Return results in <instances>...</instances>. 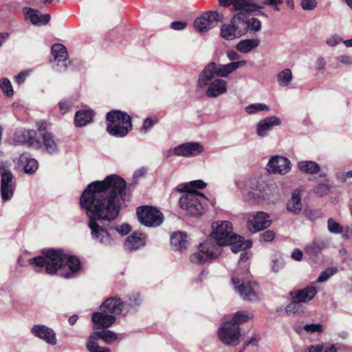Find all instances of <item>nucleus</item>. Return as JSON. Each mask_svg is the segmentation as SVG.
Returning a JSON list of instances; mask_svg holds the SVG:
<instances>
[{
	"mask_svg": "<svg viewBox=\"0 0 352 352\" xmlns=\"http://www.w3.org/2000/svg\"><path fill=\"white\" fill-rule=\"evenodd\" d=\"M280 124L281 120L278 117L276 116L266 117L257 122L256 126V135L261 138H265L270 135L274 126Z\"/></svg>",
	"mask_w": 352,
	"mask_h": 352,
	"instance_id": "obj_15",
	"label": "nucleus"
},
{
	"mask_svg": "<svg viewBox=\"0 0 352 352\" xmlns=\"http://www.w3.org/2000/svg\"><path fill=\"white\" fill-rule=\"evenodd\" d=\"M86 347L89 352H111L109 348L100 346L97 342L89 339Z\"/></svg>",
	"mask_w": 352,
	"mask_h": 352,
	"instance_id": "obj_48",
	"label": "nucleus"
},
{
	"mask_svg": "<svg viewBox=\"0 0 352 352\" xmlns=\"http://www.w3.org/2000/svg\"><path fill=\"white\" fill-rule=\"evenodd\" d=\"M342 41V38L337 35L334 34L326 39V44L329 47H335Z\"/></svg>",
	"mask_w": 352,
	"mask_h": 352,
	"instance_id": "obj_57",
	"label": "nucleus"
},
{
	"mask_svg": "<svg viewBox=\"0 0 352 352\" xmlns=\"http://www.w3.org/2000/svg\"><path fill=\"white\" fill-rule=\"evenodd\" d=\"M222 18V13L210 10L198 17L195 21L194 25L199 32H205L216 26Z\"/></svg>",
	"mask_w": 352,
	"mask_h": 352,
	"instance_id": "obj_13",
	"label": "nucleus"
},
{
	"mask_svg": "<svg viewBox=\"0 0 352 352\" xmlns=\"http://www.w3.org/2000/svg\"><path fill=\"white\" fill-rule=\"evenodd\" d=\"M146 244V235L142 233L133 232L124 241V248L128 251H136L144 248Z\"/></svg>",
	"mask_w": 352,
	"mask_h": 352,
	"instance_id": "obj_21",
	"label": "nucleus"
},
{
	"mask_svg": "<svg viewBox=\"0 0 352 352\" xmlns=\"http://www.w3.org/2000/svg\"><path fill=\"white\" fill-rule=\"evenodd\" d=\"M157 122V118H147L143 123V126L141 128V132L146 133L148 130Z\"/></svg>",
	"mask_w": 352,
	"mask_h": 352,
	"instance_id": "obj_55",
	"label": "nucleus"
},
{
	"mask_svg": "<svg viewBox=\"0 0 352 352\" xmlns=\"http://www.w3.org/2000/svg\"><path fill=\"white\" fill-rule=\"evenodd\" d=\"M99 339L102 340L106 344H109L118 339V335L110 330H102L94 332L89 337V340L97 342Z\"/></svg>",
	"mask_w": 352,
	"mask_h": 352,
	"instance_id": "obj_29",
	"label": "nucleus"
},
{
	"mask_svg": "<svg viewBox=\"0 0 352 352\" xmlns=\"http://www.w3.org/2000/svg\"><path fill=\"white\" fill-rule=\"evenodd\" d=\"M230 21L240 37L248 33L247 15L245 14L240 12L235 14Z\"/></svg>",
	"mask_w": 352,
	"mask_h": 352,
	"instance_id": "obj_27",
	"label": "nucleus"
},
{
	"mask_svg": "<svg viewBox=\"0 0 352 352\" xmlns=\"http://www.w3.org/2000/svg\"><path fill=\"white\" fill-rule=\"evenodd\" d=\"M298 168L305 173L316 174L320 172V167L314 161H301L298 163Z\"/></svg>",
	"mask_w": 352,
	"mask_h": 352,
	"instance_id": "obj_37",
	"label": "nucleus"
},
{
	"mask_svg": "<svg viewBox=\"0 0 352 352\" xmlns=\"http://www.w3.org/2000/svg\"><path fill=\"white\" fill-rule=\"evenodd\" d=\"M29 75L28 72H22L21 73H19L16 76V82L18 83V84H21V83H23L25 80V78H27V76Z\"/></svg>",
	"mask_w": 352,
	"mask_h": 352,
	"instance_id": "obj_62",
	"label": "nucleus"
},
{
	"mask_svg": "<svg viewBox=\"0 0 352 352\" xmlns=\"http://www.w3.org/2000/svg\"><path fill=\"white\" fill-rule=\"evenodd\" d=\"M91 321L94 329H107L115 322L116 317L100 309L99 311L93 314Z\"/></svg>",
	"mask_w": 352,
	"mask_h": 352,
	"instance_id": "obj_17",
	"label": "nucleus"
},
{
	"mask_svg": "<svg viewBox=\"0 0 352 352\" xmlns=\"http://www.w3.org/2000/svg\"><path fill=\"white\" fill-rule=\"evenodd\" d=\"M32 333L47 343L54 345L56 343V335L54 331L43 324H35L31 329Z\"/></svg>",
	"mask_w": 352,
	"mask_h": 352,
	"instance_id": "obj_20",
	"label": "nucleus"
},
{
	"mask_svg": "<svg viewBox=\"0 0 352 352\" xmlns=\"http://www.w3.org/2000/svg\"><path fill=\"white\" fill-rule=\"evenodd\" d=\"M291 169L292 164L290 160L283 155H276L272 156L266 165V170L270 174L285 175Z\"/></svg>",
	"mask_w": 352,
	"mask_h": 352,
	"instance_id": "obj_12",
	"label": "nucleus"
},
{
	"mask_svg": "<svg viewBox=\"0 0 352 352\" xmlns=\"http://www.w3.org/2000/svg\"><path fill=\"white\" fill-rule=\"evenodd\" d=\"M336 60L344 65H352V56L340 55L336 57Z\"/></svg>",
	"mask_w": 352,
	"mask_h": 352,
	"instance_id": "obj_60",
	"label": "nucleus"
},
{
	"mask_svg": "<svg viewBox=\"0 0 352 352\" xmlns=\"http://www.w3.org/2000/svg\"><path fill=\"white\" fill-rule=\"evenodd\" d=\"M234 289L245 300L254 301L258 299L257 285L238 277L232 278Z\"/></svg>",
	"mask_w": 352,
	"mask_h": 352,
	"instance_id": "obj_9",
	"label": "nucleus"
},
{
	"mask_svg": "<svg viewBox=\"0 0 352 352\" xmlns=\"http://www.w3.org/2000/svg\"><path fill=\"white\" fill-rule=\"evenodd\" d=\"M19 165L22 166L24 172L28 174H32L38 169L37 161L32 158L29 154L23 153L19 158Z\"/></svg>",
	"mask_w": 352,
	"mask_h": 352,
	"instance_id": "obj_28",
	"label": "nucleus"
},
{
	"mask_svg": "<svg viewBox=\"0 0 352 352\" xmlns=\"http://www.w3.org/2000/svg\"><path fill=\"white\" fill-rule=\"evenodd\" d=\"M206 87V96L209 98H217L227 91V82L220 78L208 80Z\"/></svg>",
	"mask_w": 352,
	"mask_h": 352,
	"instance_id": "obj_19",
	"label": "nucleus"
},
{
	"mask_svg": "<svg viewBox=\"0 0 352 352\" xmlns=\"http://www.w3.org/2000/svg\"><path fill=\"white\" fill-rule=\"evenodd\" d=\"M52 54L54 60L57 62V65H60L59 70H65L67 67V64L65 62L67 59L66 47L60 43H56L52 47Z\"/></svg>",
	"mask_w": 352,
	"mask_h": 352,
	"instance_id": "obj_25",
	"label": "nucleus"
},
{
	"mask_svg": "<svg viewBox=\"0 0 352 352\" xmlns=\"http://www.w3.org/2000/svg\"><path fill=\"white\" fill-rule=\"evenodd\" d=\"M142 298L138 293H133L129 298V300L124 302V307L128 305L130 307H135L141 304Z\"/></svg>",
	"mask_w": 352,
	"mask_h": 352,
	"instance_id": "obj_49",
	"label": "nucleus"
},
{
	"mask_svg": "<svg viewBox=\"0 0 352 352\" xmlns=\"http://www.w3.org/2000/svg\"><path fill=\"white\" fill-rule=\"evenodd\" d=\"M124 308V304L119 298L113 297L107 299L101 305L100 311H105L116 317L120 314Z\"/></svg>",
	"mask_w": 352,
	"mask_h": 352,
	"instance_id": "obj_23",
	"label": "nucleus"
},
{
	"mask_svg": "<svg viewBox=\"0 0 352 352\" xmlns=\"http://www.w3.org/2000/svg\"><path fill=\"white\" fill-rule=\"evenodd\" d=\"M328 230L331 233L340 234L342 232V227L333 219H329L327 221Z\"/></svg>",
	"mask_w": 352,
	"mask_h": 352,
	"instance_id": "obj_52",
	"label": "nucleus"
},
{
	"mask_svg": "<svg viewBox=\"0 0 352 352\" xmlns=\"http://www.w3.org/2000/svg\"><path fill=\"white\" fill-rule=\"evenodd\" d=\"M304 352H338L333 344L324 343L309 346Z\"/></svg>",
	"mask_w": 352,
	"mask_h": 352,
	"instance_id": "obj_40",
	"label": "nucleus"
},
{
	"mask_svg": "<svg viewBox=\"0 0 352 352\" xmlns=\"http://www.w3.org/2000/svg\"><path fill=\"white\" fill-rule=\"evenodd\" d=\"M317 293L314 286H307L305 288L290 292L292 299L300 302H307L314 298Z\"/></svg>",
	"mask_w": 352,
	"mask_h": 352,
	"instance_id": "obj_26",
	"label": "nucleus"
},
{
	"mask_svg": "<svg viewBox=\"0 0 352 352\" xmlns=\"http://www.w3.org/2000/svg\"><path fill=\"white\" fill-rule=\"evenodd\" d=\"M260 44L258 38L244 39L240 41L236 45V48L241 53H248L256 48Z\"/></svg>",
	"mask_w": 352,
	"mask_h": 352,
	"instance_id": "obj_34",
	"label": "nucleus"
},
{
	"mask_svg": "<svg viewBox=\"0 0 352 352\" xmlns=\"http://www.w3.org/2000/svg\"><path fill=\"white\" fill-rule=\"evenodd\" d=\"M247 65L245 60L231 62L228 64L221 65L211 62L206 65L198 76L197 85L199 88L206 87L208 80H212L215 76L226 78L238 68Z\"/></svg>",
	"mask_w": 352,
	"mask_h": 352,
	"instance_id": "obj_4",
	"label": "nucleus"
},
{
	"mask_svg": "<svg viewBox=\"0 0 352 352\" xmlns=\"http://www.w3.org/2000/svg\"><path fill=\"white\" fill-rule=\"evenodd\" d=\"M218 336L223 343L236 346L239 344L241 337L240 328L238 325L227 321L219 328Z\"/></svg>",
	"mask_w": 352,
	"mask_h": 352,
	"instance_id": "obj_10",
	"label": "nucleus"
},
{
	"mask_svg": "<svg viewBox=\"0 0 352 352\" xmlns=\"http://www.w3.org/2000/svg\"><path fill=\"white\" fill-rule=\"evenodd\" d=\"M177 249L180 250H184L188 245V240L187 234L184 232H177Z\"/></svg>",
	"mask_w": 352,
	"mask_h": 352,
	"instance_id": "obj_50",
	"label": "nucleus"
},
{
	"mask_svg": "<svg viewBox=\"0 0 352 352\" xmlns=\"http://www.w3.org/2000/svg\"><path fill=\"white\" fill-rule=\"evenodd\" d=\"M337 272V269L335 267L328 268L324 271H322L320 276L318 277L316 282L317 283H323L329 279L331 276L335 274Z\"/></svg>",
	"mask_w": 352,
	"mask_h": 352,
	"instance_id": "obj_51",
	"label": "nucleus"
},
{
	"mask_svg": "<svg viewBox=\"0 0 352 352\" xmlns=\"http://www.w3.org/2000/svg\"><path fill=\"white\" fill-rule=\"evenodd\" d=\"M59 108L61 111H63L64 113L69 111L72 107V103L69 101H60L59 102Z\"/></svg>",
	"mask_w": 352,
	"mask_h": 352,
	"instance_id": "obj_61",
	"label": "nucleus"
},
{
	"mask_svg": "<svg viewBox=\"0 0 352 352\" xmlns=\"http://www.w3.org/2000/svg\"><path fill=\"white\" fill-rule=\"evenodd\" d=\"M94 112L91 109L79 110L76 113L74 124L77 127H82L90 123L94 118Z\"/></svg>",
	"mask_w": 352,
	"mask_h": 352,
	"instance_id": "obj_30",
	"label": "nucleus"
},
{
	"mask_svg": "<svg viewBox=\"0 0 352 352\" xmlns=\"http://www.w3.org/2000/svg\"><path fill=\"white\" fill-rule=\"evenodd\" d=\"M115 230H116L119 234L122 236L126 235L131 230V227L126 223L122 224L120 226H117L114 228Z\"/></svg>",
	"mask_w": 352,
	"mask_h": 352,
	"instance_id": "obj_58",
	"label": "nucleus"
},
{
	"mask_svg": "<svg viewBox=\"0 0 352 352\" xmlns=\"http://www.w3.org/2000/svg\"><path fill=\"white\" fill-rule=\"evenodd\" d=\"M204 151L199 142H186L177 146V155L192 157L197 155Z\"/></svg>",
	"mask_w": 352,
	"mask_h": 352,
	"instance_id": "obj_24",
	"label": "nucleus"
},
{
	"mask_svg": "<svg viewBox=\"0 0 352 352\" xmlns=\"http://www.w3.org/2000/svg\"><path fill=\"white\" fill-rule=\"evenodd\" d=\"M36 137V133L34 130H21L15 133L14 141L18 143H27L29 146L38 148L42 144Z\"/></svg>",
	"mask_w": 352,
	"mask_h": 352,
	"instance_id": "obj_18",
	"label": "nucleus"
},
{
	"mask_svg": "<svg viewBox=\"0 0 352 352\" xmlns=\"http://www.w3.org/2000/svg\"><path fill=\"white\" fill-rule=\"evenodd\" d=\"M219 2L225 7H229L232 4L234 10L239 11L243 10L248 12L257 11L261 16L267 17V14L261 11V6L255 3H248L245 0H219Z\"/></svg>",
	"mask_w": 352,
	"mask_h": 352,
	"instance_id": "obj_16",
	"label": "nucleus"
},
{
	"mask_svg": "<svg viewBox=\"0 0 352 352\" xmlns=\"http://www.w3.org/2000/svg\"><path fill=\"white\" fill-rule=\"evenodd\" d=\"M206 183L203 180H194L188 184H180L177 186V191L186 192L188 191H194L197 189H203L206 186Z\"/></svg>",
	"mask_w": 352,
	"mask_h": 352,
	"instance_id": "obj_36",
	"label": "nucleus"
},
{
	"mask_svg": "<svg viewBox=\"0 0 352 352\" xmlns=\"http://www.w3.org/2000/svg\"><path fill=\"white\" fill-rule=\"evenodd\" d=\"M0 88L8 97L12 96L14 94L12 84L7 78H3L0 80Z\"/></svg>",
	"mask_w": 352,
	"mask_h": 352,
	"instance_id": "obj_47",
	"label": "nucleus"
},
{
	"mask_svg": "<svg viewBox=\"0 0 352 352\" xmlns=\"http://www.w3.org/2000/svg\"><path fill=\"white\" fill-rule=\"evenodd\" d=\"M210 238L200 243L199 251L190 257L191 262L204 263L217 257L219 246L228 245L236 239L232 232V224L228 221L213 222Z\"/></svg>",
	"mask_w": 352,
	"mask_h": 352,
	"instance_id": "obj_2",
	"label": "nucleus"
},
{
	"mask_svg": "<svg viewBox=\"0 0 352 352\" xmlns=\"http://www.w3.org/2000/svg\"><path fill=\"white\" fill-rule=\"evenodd\" d=\"M106 118L108 121L107 131L112 136L123 138L132 129L131 117L124 112L113 110L107 113Z\"/></svg>",
	"mask_w": 352,
	"mask_h": 352,
	"instance_id": "obj_6",
	"label": "nucleus"
},
{
	"mask_svg": "<svg viewBox=\"0 0 352 352\" xmlns=\"http://www.w3.org/2000/svg\"><path fill=\"white\" fill-rule=\"evenodd\" d=\"M43 145L46 152L54 154L58 151V146L54 135L50 132L43 134Z\"/></svg>",
	"mask_w": 352,
	"mask_h": 352,
	"instance_id": "obj_32",
	"label": "nucleus"
},
{
	"mask_svg": "<svg viewBox=\"0 0 352 352\" xmlns=\"http://www.w3.org/2000/svg\"><path fill=\"white\" fill-rule=\"evenodd\" d=\"M221 36L228 41H231L236 38H240L231 21L229 24H224L221 25Z\"/></svg>",
	"mask_w": 352,
	"mask_h": 352,
	"instance_id": "obj_38",
	"label": "nucleus"
},
{
	"mask_svg": "<svg viewBox=\"0 0 352 352\" xmlns=\"http://www.w3.org/2000/svg\"><path fill=\"white\" fill-rule=\"evenodd\" d=\"M207 197L201 192L194 190L183 192L179 197V206L187 214L199 217L204 212Z\"/></svg>",
	"mask_w": 352,
	"mask_h": 352,
	"instance_id": "obj_7",
	"label": "nucleus"
},
{
	"mask_svg": "<svg viewBox=\"0 0 352 352\" xmlns=\"http://www.w3.org/2000/svg\"><path fill=\"white\" fill-rule=\"evenodd\" d=\"M284 266V262L283 258L279 257H276L272 259L271 263V270L272 272L276 273L279 272Z\"/></svg>",
	"mask_w": 352,
	"mask_h": 352,
	"instance_id": "obj_53",
	"label": "nucleus"
},
{
	"mask_svg": "<svg viewBox=\"0 0 352 352\" xmlns=\"http://www.w3.org/2000/svg\"><path fill=\"white\" fill-rule=\"evenodd\" d=\"M126 183L117 175H111L102 181L88 185L82 193L80 203L89 217V228L92 239L104 247L114 245L115 240L107 228L97 221L111 222L119 216L122 204L129 200Z\"/></svg>",
	"mask_w": 352,
	"mask_h": 352,
	"instance_id": "obj_1",
	"label": "nucleus"
},
{
	"mask_svg": "<svg viewBox=\"0 0 352 352\" xmlns=\"http://www.w3.org/2000/svg\"><path fill=\"white\" fill-rule=\"evenodd\" d=\"M260 339V336L258 334L254 333L252 336L250 340L245 342V346L248 345H256L257 342Z\"/></svg>",
	"mask_w": 352,
	"mask_h": 352,
	"instance_id": "obj_63",
	"label": "nucleus"
},
{
	"mask_svg": "<svg viewBox=\"0 0 352 352\" xmlns=\"http://www.w3.org/2000/svg\"><path fill=\"white\" fill-rule=\"evenodd\" d=\"M275 236V233L272 230H266L261 234V240L264 241H272Z\"/></svg>",
	"mask_w": 352,
	"mask_h": 352,
	"instance_id": "obj_59",
	"label": "nucleus"
},
{
	"mask_svg": "<svg viewBox=\"0 0 352 352\" xmlns=\"http://www.w3.org/2000/svg\"><path fill=\"white\" fill-rule=\"evenodd\" d=\"M300 6L304 10H313L317 6V1L301 0Z\"/></svg>",
	"mask_w": 352,
	"mask_h": 352,
	"instance_id": "obj_56",
	"label": "nucleus"
},
{
	"mask_svg": "<svg viewBox=\"0 0 352 352\" xmlns=\"http://www.w3.org/2000/svg\"><path fill=\"white\" fill-rule=\"evenodd\" d=\"M1 196L3 201L12 198L15 186L13 182V174L3 164H0Z\"/></svg>",
	"mask_w": 352,
	"mask_h": 352,
	"instance_id": "obj_11",
	"label": "nucleus"
},
{
	"mask_svg": "<svg viewBox=\"0 0 352 352\" xmlns=\"http://www.w3.org/2000/svg\"><path fill=\"white\" fill-rule=\"evenodd\" d=\"M271 225L269 214L264 212L249 214L247 226L250 231L256 232L268 228Z\"/></svg>",
	"mask_w": 352,
	"mask_h": 352,
	"instance_id": "obj_14",
	"label": "nucleus"
},
{
	"mask_svg": "<svg viewBox=\"0 0 352 352\" xmlns=\"http://www.w3.org/2000/svg\"><path fill=\"white\" fill-rule=\"evenodd\" d=\"M23 15L26 20H29L33 25L41 26L48 23L50 20L49 14H38L36 10L30 8H24Z\"/></svg>",
	"mask_w": 352,
	"mask_h": 352,
	"instance_id": "obj_22",
	"label": "nucleus"
},
{
	"mask_svg": "<svg viewBox=\"0 0 352 352\" xmlns=\"http://www.w3.org/2000/svg\"><path fill=\"white\" fill-rule=\"evenodd\" d=\"M233 237H235L236 239L232 240V243L229 244L231 245V250L233 252L237 253L241 251H244L252 247V243L251 241H245L243 237L236 234H235Z\"/></svg>",
	"mask_w": 352,
	"mask_h": 352,
	"instance_id": "obj_33",
	"label": "nucleus"
},
{
	"mask_svg": "<svg viewBox=\"0 0 352 352\" xmlns=\"http://www.w3.org/2000/svg\"><path fill=\"white\" fill-rule=\"evenodd\" d=\"M295 330L298 333H301L302 330L309 333L321 332L322 327L320 324H307L303 327L296 326Z\"/></svg>",
	"mask_w": 352,
	"mask_h": 352,
	"instance_id": "obj_45",
	"label": "nucleus"
},
{
	"mask_svg": "<svg viewBox=\"0 0 352 352\" xmlns=\"http://www.w3.org/2000/svg\"><path fill=\"white\" fill-rule=\"evenodd\" d=\"M292 258L298 261H301L302 258V252L299 249H295L292 253Z\"/></svg>",
	"mask_w": 352,
	"mask_h": 352,
	"instance_id": "obj_64",
	"label": "nucleus"
},
{
	"mask_svg": "<svg viewBox=\"0 0 352 352\" xmlns=\"http://www.w3.org/2000/svg\"><path fill=\"white\" fill-rule=\"evenodd\" d=\"M29 263L34 266L36 272L45 268L48 274H54L59 270L60 276L65 278H71L80 267L78 258L65 254L59 250L43 251L42 255L29 259Z\"/></svg>",
	"mask_w": 352,
	"mask_h": 352,
	"instance_id": "obj_3",
	"label": "nucleus"
},
{
	"mask_svg": "<svg viewBox=\"0 0 352 352\" xmlns=\"http://www.w3.org/2000/svg\"><path fill=\"white\" fill-rule=\"evenodd\" d=\"M136 212L139 221L146 227L160 226L164 221L163 214L152 206L138 207Z\"/></svg>",
	"mask_w": 352,
	"mask_h": 352,
	"instance_id": "obj_8",
	"label": "nucleus"
},
{
	"mask_svg": "<svg viewBox=\"0 0 352 352\" xmlns=\"http://www.w3.org/2000/svg\"><path fill=\"white\" fill-rule=\"evenodd\" d=\"M237 188L245 199L254 204H268L270 195L267 192V186L263 181L256 179L246 180L244 183H236Z\"/></svg>",
	"mask_w": 352,
	"mask_h": 352,
	"instance_id": "obj_5",
	"label": "nucleus"
},
{
	"mask_svg": "<svg viewBox=\"0 0 352 352\" xmlns=\"http://www.w3.org/2000/svg\"><path fill=\"white\" fill-rule=\"evenodd\" d=\"M253 314L248 311H239L234 314L231 320L232 324L238 325L246 322L253 318Z\"/></svg>",
	"mask_w": 352,
	"mask_h": 352,
	"instance_id": "obj_39",
	"label": "nucleus"
},
{
	"mask_svg": "<svg viewBox=\"0 0 352 352\" xmlns=\"http://www.w3.org/2000/svg\"><path fill=\"white\" fill-rule=\"evenodd\" d=\"M292 71L288 68L283 69L277 75L278 83L281 87L288 86L292 80Z\"/></svg>",
	"mask_w": 352,
	"mask_h": 352,
	"instance_id": "obj_41",
	"label": "nucleus"
},
{
	"mask_svg": "<svg viewBox=\"0 0 352 352\" xmlns=\"http://www.w3.org/2000/svg\"><path fill=\"white\" fill-rule=\"evenodd\" d=\"M301 302H298L297 300H294L293 301L289 303L285 307V311L289 315H296L303 311V308Z\"/></svg>",
	"mask_w": 352,
	"mask_h": 352,
	"instance_id": "obj_44",
	"label": "nucleus"
},
{
	"mask_svg": "<svg viewBox=\"0 0 352 352\" xmlns=\"http://www.w3.org/2000/svg\"><path fill=\"white\" fill-rule=\"evenodd\" d=\"M284 0H263L262 4L263 6L272 8L274 11L279 12V6L283 4Z\"/></svg>",
	"mask_w": 352,
	"mask_h": 352,
	"instance_id": "obj_54",
	"label": "nucleus"
},
{
	"mask_svg": "<svg viewBox=\"0 0 352 352\" xmlns=\"http://www.w3.org/2000/svg\"><path fill=\"white\" fill-rule=\"evenodd\" d=\"M270 107L264 103H254L245 107V111L250 115L255 114L258 111H270Z\"/></svg>",
	"mask_w": 352,
	"mask_h": 352,
	"instance_id": "obj_43",
	"label": "nucleus"
},
{
	"mask_svg": "<svg viewBox=\"0 0 352 352\" xmlns=\"http://www.w3.org/2000/svg\"><path fill=\"white\" fill-rule=\"evenodd\" d=\"M326 243L321 239H314L308 243L305 249L306 254L309 256H316L326 248Z\"/></svg>",
	"mask_w": 352,
	"mask_h": 352,
	"instance_id": "obj_35",
	"label": "nucleus"
},
{
	"mask_svg": "<svg viewBox=\"0 0 352 352\" xmlns=\"http://www.w3.org/2000/svg\"><path fill=\"white\" fill-rule=\"evenodd\" d=\"M329 189V182L327 179H325L322 183H320L316 186L314 192L316 195L322 197L327 195Z\"/></svg>",
	"mask_w": 352,
	"mask_h": 352,
	"instance_id": "obj_46",
	"label": "nucleus"
},
{
	"mask_svg": "<svg viewBox=\"0 0 352 352\" xmlns=\"http://www.w3.org/2000/svg\"><path fill=\"white\" fill-rule=\"evenodd\" d=\"M261 21L255 17L247 16V32L251 33L258 32L261 30Z\"/></svg>",
	"mask_w": 352,
	"mask_h": 352,
	"instance_id": "obj_42",
	"label": "nucleus"
},
{
	"mask_svg": "<svg viewBox=\"0 0 352 352\" xmlns=\"http://www.w3.org/2000/svg\"><path fill=\"white\" fill-rule=\"evenodd\" d=\"M287 209L294 214H298L301 211L302 202L300 190H296L292 192L291 199L287 204Z\"/></svg>",
	"mask_w": 352,
	"mask_h": 352,
	"instance_id": "obj_31",
	"label": "nucleus"
}]
</instances>
